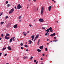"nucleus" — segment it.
I'll use <instances>...</instances> for the list:
<instances>
[{"label": "nucleus", "instance_id": "64", "mask_svg": "<svg viewBox=\"0 0 64 64\" xmlns=\"http://www.w3.org/2000/svg\"><path fill=\"white\" fill-rule=\"evenodd\" d=\"M25 34H26H26H27L28 33H26Z\"/></svg>", "mask_w": 64, "mask_h": 64}, {"label": "nucleus", "instance_id": "39", "mask_svg": "<svg viewBox=\"0 0 64 64\" xmlns=\"http://www.w3.org/2000/svg\"><path fill=\"white\" fill-rule=\"evenodd\" d=\"M34 62H36L37 61H36V60H34Z\"/></svg>", "mask_w": 64, "mask_h": 64}, {"label": "nucleus", "instance_id": "21", "mask_svg": "<svg viewBox=\"0 0 64 64\" xmlns=\"http://www.w3.org/2000/svg\"><path fill=\"white\" fill-rule=\"evenodd\" d=\"M38 37H39V36H38V35H37L36 36V38L37 39V38H38Z\"/></svg>", "mask_w": 64, "mask_h": 64}, {"label": "nucleus", "instance_id": "55", "mask_svg": "<svg viewBox=\"0 0 64 64\" xmlns=\"http://www.w3.org/2000/svg\"><path fill=\"white\" fill-rule=\"evenodd\" d=\"M2 39V38H0V40H1Z\"/></svg>", "mask_w": 64, "mask_h": 64}, {"label": "nucleus", "instance_id": "4", "mask_svg": "<svg viewBox=\"0 0 64 64\" xmlns=\"http://www.w3.org/2000/svg\"><path fill=\"white\" fill-rule=\"evenodd\" d=\"M39 21L41 22H43L44 21L43 19L42 18H40L39 19Z\"/></svg>", "mask_w": 64, "mask_h": 64}, {"label": "nucleus", "instance_id": "20", "mask_svg": "<svg viewBox=\"0 0 64 64\" xmlns=\"http://www.w3.org/2000/svg\"><path fill=\"white\" fill-rule=\"evenodd\" d=\"M12 38H11L10 40V42H12Z\"/></svg>", "mask_w": 64, "mask_h": 64}, {"label": "nucleus", "instance_id": "43", "mask_svg": "<svg viewBox=\"0 0 64 64\" xmlns=\"http://www.w3.org/2000/svg\"><path fill=\"white\" fill-rule=\"evenodd\" d=\"M45 55V54H42V56H44Z\"/></svg>", "mask_w": 64, "mask_h": 64}, {"label": "nucleus", "instance_id": "37", "mask_svg": "<svg viewBox=\"0 0 64 64\" xmlns=\"http://www.w3.org/2000/svg\"><path fill=\"white\" fill-rule=\"evenodd\" d=\"M33 58V56H31L30 58V59H32Z\"/></svg>", "mask_w": 64, "mask_h": 64}, {"label": "nucleus", "instance_id": "36", "mask_svg": "<svg viewBox=\"0 0 64 64\" xmlns=\"http://www.w3.org/2000/svg\"><path fill=\"white\" fill-rule=\"evenodd\" d=\"M7 56V54H4V56Z\"/></svg>", "mask_w": 64, "mask_h": 64}, {"label": "nucleus", "instance_id": "24", "mask_svg": "<svg viewBox=\"0 0 64 64\" xmlns=\"http://www.w3.org/2000/svg\"><path fill=\"white\" fill-rule=\"evenodd\" d=\"M6 36H10V35H9V34H6Z\"/></svg>", "mask_w": 64, "mask_h": 64}, {"label": "nucleus", "instance_id": "45", "mask_svg": "<svg viewBox=\"0 0 64 64\" xmlns=\"http://www.w3.org/2000/svg\"><path fill=\"white\" fill-rule=\"evenodd\" d=\"M23 49V47H21V49Z\"/></svg>", "mask_w": 64, "mask_h": 64}, {"label": "nucleus", "instance_id": "52", "mask_svg": "<svg viewBox=\"0 0 64 64\" xmlns=\"http://www.w3.org/2000/svg\"><path fill=\"white\" fill-rule=\"evenodd\" d=\"M29 31H28V32H27V33H29Z\"/></svg>", "mask_w": 64, "mask_h": 64}, {"label": "nucleus", "instance_id": "58", "mask_svg": "<svg viewBox=\"0 0 64 64\" xmlns=\"http://www.w3.org/2000/svg\"><path fill=\"white\" fill-rule=\"evenodd\" d=\"M6 64H9V63H6Z\"/></svg>", "mask_w": 64, "mask_h": 64}, {"label": "nucleus", "instance_id": "33", "mask_svg": "<svg viewBox=\"0 0 64 64\" xmlns=\"http://www.w3.org/2000/svg\"><path fill=\"white\" fill-rule=\"evenodd\" d=\"M8 2L7 1H6V4H8Z\"/></svg>", "mask_w": 64, "mask_h": 64}, {"label": "nucleus", "instance_id": "11", "mask_svg": "<svg viewBox=\"0 0 64 64\" xmlns=\"http://www.w3.org/2000/svg\"><path fill=\"white\" fill-rule=\"evenodd\" d=\"M45 32H47V33H48V32L50 31L48 29L47 30H46L45 31Z\"/></svg>", "mask_w": 64, "mask_h": 64}, {"label": "nucleus", "instance_id": "54", "mask_svg": "<svg viewBox=\"0 0 64 64\" xmlns=\"http://www.w3.org/2000/svg\"><path fill=\"white\" fill-rule=\"evenodd\" d=\"M42 28H42L43 29H45V28H44L43 27H42Z\"/></svg>", "mask_w": 64, "mask_h": 64}, {"label": "nucleus", "instance_id": "14", "mask_svg": "<svg viewBox=\"0 0 64 64\" xmlns=\"http://www.w3.org/2000/svg\"><path fill=\"white\" fill-rule=\"evenodd\" d=\"M37 51H38V52H41V50H39V49H38L37 50Z\"/></svg>", "mask_w": 64, "mask_h": 64}, {"label": "nucleus", "instance_id": "40", "mask_svg": "<svg viewBox=\"0 0 64 64\" xmlns=\"http://www.w3.org/2000/svg\"><path fill=\"white\" fill-rule=\"evenodd\" d=\"M22 21V20H19V22H21V21Z\"/></svg>", "mask_w": 64, "mask_h": 64}, {"label": "nucleus", "instance_id": "23", "mask_svg": "<svg viewBox=\"0 0 64 64\" xmlns=\"http://www.w3.org/2000/svg\"><path fill=\"white\" fill-rule=\"evenodd\" d=\"M4 24V22H1V25H2V24Z\"/></svg>", "mask_w": 64, "mask_h": 64}, {"label": "nucleus", "instance_id": "35", "mask_svg": "<svg viewBox=\"0 0 64 64\" xmlns=\"http://www.w3.org/2000/svg\"><path fill=\"white\" fill-rule=\"evenodd\" d=\"M20 45H21V46H23V43H21L20 44Z\"/></svg>", "mask_w": 64, "mask_h": 64}, {"label": "nucleus", "instance_id": "60", "mask_svg": "<svg viewBox=\"0 0 64 64\" xmlns=\"http://www.w3.org/2000/svg\"><path fill=\"white\" fill-rule=\"evenodd\" d=\"M40 64H43V63H41Z\"/></svg>", "mask_w": 64, "mask_h": 64}, {"label": "nucleus", "instance_id": "15", "mask_svg": "<svg viewBox=\"0 0 64 64\" xmlns=\"http://www.w3.org/2000/svg\"><path fill=\"white\" fill-rule=\"evenodd\" d=\"M14 39H15V37H14L12 38V41H15V40H14Z\"/></svg>", "mask_w": 64, "mask_h": 64}, {"label": "nucleus", "instance_id": "10", "mask_svg": "<svg viewBox=\"0 0 64 64\" xmlns=\"http://www.w3.org/2000/svg\"><path fill=\"white\" fill-rule=\"evenodd\" d=\"M8 50H12L11 47L10 46H8Z\"/></svg>", "mask_w": 64, "mask_h": 64}, {"label": "nucleus", "instance_id": "51", "mask_svg": "<svg viewBox=\"0 0 64 64\" xmlns=\"http://www.w3.org/2000/svg\"><path fill=\"white\" fill-rule=\"evenodd\" d=\"M19 60V58H17V60Z\"/></svg>", "mask_w": 64, "mask_h": 64}, {"label": "nucleus", "instance_id": "6", "mask_svg": "<svg viewBox=\"0 0 64 64\" xmlns=\"http://www.w3.org/2000/svg\"><path fill=\"white\" fill-rule=\"evenodd\" d=\"M5 38V39H7V40H8V39H9V38H10V37H8L6 36H5L4 37Z\"/></svg>", "mask_w": 64, "mask_h": 64}, {"label": "nucleus", "instance_id": "38", "mask_svg": "<svg viewBox=\"0 0 64 64\" xmlns=\"http://www.w3.org/2000/svg\"><path fill=\"white\" fill-rule=\"evenodd\" d=\"M53 36V34H51L50 35V36H52V37Z\"/></svg>", "mask_w": 64, "mask_h": 64}, {"label": "nucleus", "instance_id": "7", "mask_svg": "<svg viewBox=\"0 0 64 64\" xmlns=\"http://www.w3.org/2000/svg\"><path fill=\"white\" fill-rule=\"evenodd\" d=\"M51 8H52V6H50L48 7V10L50 11V10H51Z\"/></svg>", "mask_w": 64, "mask_h": 64}, {"label": "nucleus", "instance_id": "50", "mask_svg": "<svg viewBox=\"0 0 64 64\" xmlns=\"http://www.w3.org/2000/svg\"><path fill=\"white\" fill-rule=\"evenodd\" d=\"M36 39H37L36 38H34V40H36Z\"/></svg>", "mask_w": 64, "mask_h": 64}, {"label": "nucleus", "instance_id": "56", "mask_svg": "<svg viewBox=\"0 0 64 64\" xmlns=\"http://www.w3.org/2000/svg\"><path fill=\"white\" fill-rule=\"evenodd\" d=\"M14 8H15V9H16V6H15V7H14Z\"/></svg>", "mask_w": 64, "mask_h": 64}, {"label": "nucleus", "instance_id": "16", "mask_svg": "<svg viewBox=\"0 0 64 64\" xmlns=\"http://www.w3.org/2000/svg\"><path fill=\"white\" fill-rule=\"evenodd\" d=\"M28 58V57L26 56H24V59H27Z\"/></svg>", "mask_w": 64, "mask_h": 64}, {"label": "nucleus", "instance_id": "22", "mask_svg": "<svg viewBox=\"0 0 64 64\" xmlns=\"http://www.w3.org/2000/svg\"><path fill=\"white\" fill-rule=\"evenodd\" d=\"M58 41V40H53L52 41H54V42H57Z\"/></svg>", "mask_w": 64, "mask_h": 64}, {"label": "nucleus", "instance_id": "34", "mask_svg": "<svg viewBox=\"0 0 64 64\" xmlns=\"http://www.w3.org/2000/svg\"><path fill=\"white\" fill-rule=\"evenodd\" d=\"M2 52L0 53V56H1V55H2Z\"/></svg>", "mask_w": 64, "mask_h": 64}, {"label": "nucleus", "instance_id": "44", "mask_svg": "<svg viewBox=\"0 0 64 64\" xmlns=\"http://www.w3.org/2000/svg\"><path fill=\"white\" fill-rule=\"evenodd\" d=\"M24 36H26V34H24Z\"/></svg>", "mask_w": 64, "mask_h": 64}, {"label": "nucleus", "instance_id": "19", "mask_svg": "<svg viewBox=\"0 0 64 64\" xmlns=\"http://www.w3.org/2000/svg\"><path fill=\"white\" fill-rule=\"evenodd\" d=\"M6 49V47H5V48H3L2 50V51H3L4 50H5V49Z\"/></svg>", "mask_w": 64, "mask_h": 64}, {"label": "nucleus", "instance_id": "26", "mask_svg": "<svg viewBox=\"0 0 64 64\" xmlns=\"http://www.w3.org/2000/svg\"><path fill=\"white\" fill-rule=\"evenodd\" d=\"M45 50L46 51H47V48H45Z\"/></svg>", "mask_w": 64, "mask_h": 64}, {"label": "nucleus", "instance_id": "49", "mask_svg": "<svg viewBox=\"0 0 64 64\" xmlns=\"http://www.w3.org/2000/svg\"><path fill=\"white\" fill-rule=\"evenodd\" d=\"M47 41H49V39H48V38L47 39Z\"/></svg>", "mask_w": 64, "mask_h": 64}, {"label": "nucleus", "instance_id": "1", "mask_svg": "<svg viewBox=\"0 0 64 64\" xmlns=\"http://www.w3.org/2000/svg\"><path fill=\"white\" fill-rule=\"evenodd\" d=\"M22 8V6H21L20 5V4H19L17 6V9H18V10H19V9H20V8Z\"/></svg>", "mask_w": 64, "mask_h": 64}, {"label": "nucleus", "instance_id": "29", "mask_svg": "<svg viewBox=\"0 0 64 64\" xmlns=\"http://www.w3.org/2000/svg\"><path fill=\"white\" fill-rule=\"evenodd\" d=\"M25 47H26L27 48L28 47V46L27 45H25L24 46Z\"/></svg>", "mask_w": 64, "mask_h": 64}, {"label": "nucleus", "instance_id": "9", "mask_svg": "<svg viewBox=\"0 0 64 64\" xmlns=\"http://www.w3.org/2000/svg\"><path fill=\"white\" fill-rule=\"evenodd\" d=\"M10 25V24L9 23L6 26V27H8Z\"/></svg>", "mask_w": 64, "mask_h": 64}, {"label": "nucleus", "instance_id": "18", "mask_svg": "<svg viewBox=\"0 0 64 64\" xmlns=\"http://www.w3.org/2000/svg\"><path fill=\"white\" fill-rule=\"evenodd\" d=\"M31 38H32V39H34V36H32L31 37Z\"/></svg>", "mask_w": 64, "mask_h": 64}, {"label": "nucleus", "instance_id": "17", "mask_svg": "<svg viewBox=\"0 0 64 64\" xmlns=\"http://www.w3.org/2000/svg\"><path fill=\"white\" fill-rule=\"evenodd\" d=\"M48 29L49 30L51 31V30H52V28L50 27L49 29Z\"/></svg>", "mask_w": 64, "mask_h": 64}, {"label": "nucleus", "instance_id": "57", "mask_svg": "<svg viewBox=\"0 0 64 64\" xmlns=\"http://www.w3.org/2000/svg\"><path fill=\"white\" fill-rule=\"evenodd\" d=\"M41 60H43V58H41Z\"/></svg>", "mask_w": 64, "mask_h": 64}, {"label": "nucleus", "instance_id": "59", "mask_svg": "<svg viewBox=\"0 0 64 64\" xmlns=\"http://www.w3.org/2000/svg\"><path fill=\"white\" fill-rule=\"evenodd\" d=\"M54 1V3H56V2H55V1Z\"/></svg>", "mask_w": 64, "mask_h": 64}, {"label": "nucleus", "instance_id": "63", "mask_svg": "<svg viewBox=\"0 0 64 64\" xmlns=\"http://www.w3.org/2000/svg\"><path fill=\"white\" fill-rule=\"evenodd\" d=\"M37 10H38V8H37Z\"/></svg>", "mask_w": 64, "mask_h": 64}, {"label": "nucleus", "instance_id": "28", "mask_svg": "<svg viewBox=\"0 0 64 64\" xmlns=\"http://www.w3.org/2000/svg\"><path fill=\"white\" fill-rule=\"evenodd\" d=\"M53 36H55V34L54 33L53 34H52Z\"/></svg>", "mask_w": 64, "mask_h": 64}, {"label": "nucleus", "instance_id": "41", "mask_svg": "<svg viewBox=\"0 0 64 64\" xmlns=\"http://www.w3.org/2000/svg\"><path fill=\"white\" fill-rule=\"evenodd\" d=\"M2 13H1V14H0V16H1V15H2Z\"/></svg>", "mask_w": 64, "mask_h": 64}, {"label": "nucleus", "instance_id": "48", "mask_svg": "<svg viewBox=\"0 0 64 64\" xmlns=\"http://www.w3.org/2000/svg\"><path fill=\"white\" fill-rule=\"evenodd\" d=\"M53 30H50V32H53Z\"/></svg>", "mask_w": 64, "mask_h": 64}, {"label": "nucleus", "instance_id": "32", "mask_svg": "<svg viewBox=\"0 0 64 64\" xmlns=\"http://www.w3.org/2000/svg\"><path fill=\"white\" fill-rule=\"evenodd\" d=\"M8 7H10V4H8L7 5Z\"/></svg>", "mask_w": 64, "mask_h": 64}, {"label": "nucleus", "instance_id": "31", "mask_svg": "<svg viewBox=\"0 0 64 64\" xmlns=\"http://www.w3.org/2000/svg\"><path fill=\"white\" fill-rule=\"evenodd\" d=\"M3 34H1V36L2 37H3Z\"/></svg>", "mask_w": 64, "mask_h": 64}, {"label": "nucleus", "instance_id": "12", "mask_svg": "<svg viewBox=\"0 0 64 64\" xmlns=\"http://www.w3.org/2000/svg\"><path fill=\"white\" fill-rule=\"evenodd\" d=\"M28 42H29V43H28V44H31L32 43V41L30 40H29Z\"/></svg>", "mask_w": 64, "mask_h": 64}, {"label": "nucleus", "instance_id": "46", "mask_svg": "<svg viewBox=\"0 0 64 64\" xmlns=\"http://www.w3.org/2000/svg\"><path fill=\"white\" fill-rule=\"evenodd\" d=\"M26 51H29V50L28 49H26Z\"/></svg>", "mask_w": 64, "mask_h": 64}, {"label": "nucleus", "instance_id": "30", "mask_svg": "<svg viewBox=\"0 0 64 64\" xmlns=\"http://www.w3.org/2000/svg\"><path fill=\"white\" fill-rule=\"evenodd\" d=\"M8 18V16H7L6 17V19H7V18Z\"/></svg>", "mask_w": 64, "mask_h": 64}, {"label": "nucleus", "instance_id": "42", "mask_svg": "<svg viewBox=\"0 0 64 64\" xmlns=\"http://www.w3.org/2000/svg\"><path fill=\"white\" fill-rule=\"evenodd\" d=\"M54 40H56V37H54Z\"/></svg>", "mask_w": 64, "mask_h": 64}, {"label": "nucleus", "instance_id": "3", "mask_svg": "<svg viewBox=\"0 0 64 64\" xmlns=\"http://www.w3.org/2000/svg\"><path fill=\"white\" fill-rule=\"evenodd\" d=\"M43 10H44V8L42 6L41 10V13L42 15L43 14Z\"/></svg>", "mask_w": 64, "mask_h": 64}, {"label": "nucleus", "instance_id": "8", "mask_svg": "<svg viewBox=\"0 0 64 64\" xmlns=\"http://www.w3.org/2000/svg\"><path fill=\"white\" fill-rule=\"evenodd\" d=\"M44 47H43V46H40L39 48H40V49L42 50V49H43V48Z\"/></svg>", "mask_w": 64, "mask_h": 64}, {"label": "nucleus", "instance_id": "62", "mask_svg": "<svg viewBox=\"0 0 64 64\" xmlns=\"http://www.w3.org/2000/svg\"><path fill=\"white\" fill-rule=\"evenodd\" d=\"M49 43H47V45H48Z\"/></svg>", "mask_w": 64, "mask_h": 64}, {"label": "nucleus", "instance_id": "53", "mask_svg": "<svg viewBox=\"0 0 64 64\" xmlns=\"http://www.w3.org/2000/svg\"><path fill=\"white\" fill-rule=\"evenodd\" d=\"M34 2H36V0H34Z\"/></svg>", "mask_w": 64, "mask_h": 64}, {"label": "nucleus", "instance_id": "25", "mask_svg": "<svg viewBox=\"0 0 64 64\" xmlns=\"http://www.w3.org/2000/svg\"><path fill=\"white\" fill-rule=\"evenodd\" d=\"M21 17H22V16H19L18 17V19H20V18H21Z\"/></svg>", "mask_w": 64, "mask_h": 64}, {"label": "nucleus", "instance_id": "5", "mask_svg": "<svg viewBox=\"0 0 64 64\" xmlns=\"http://www.w3.org/2000/svg\"><path fill=\"white\" fill-rule=\"evenodd\" d=\"M17 25H18V24H17L14 25L13 26L14 28H16L17 27Z\"/></svg>", "mask_w": 64, "mask_h": 64}, {"label": "nucleus", "instance_id": "61", "mask_svg": "<svg viewBox=\"0 0 64 64\" xmlns=\"http://www.w3.org/2000/svg\"><path fill=\"white\" fill-rule=\"evenodd\" d=\"M56 22L57 23H58V21H57Z\"/></svg>", "mask_w": 64, "mask_h": 64}, {"label": "nucleus", "instance_id": "13", "mask_svg": "<svg viewBox=\"0 0 64 64\" xmlns=\"http://www.w3.org/2000/svg\"><path fill=\"white\" fill-rule=\"evenodd\" d=\"M40 42V39H39L38 40V42H37V44H38V45L39 44V42Z\"/></svg>", "mask_w": 64, "mask_h": 64}, {"label": "nucleus", "instance_id": "27", "mask_svg": "<svg viewBox=\"0 0 64 64\" xmlns=\"http://www.w3.org/2000/svg\"><path fill=\"white\" fill-rule=\"evenodd\" d=\"M47 35H48V34L47 32H46V34H45V35H46V36H47Z\"/></svg>", "mask_w": 64, "mask_h": 64}, {"label": "nucleus", "instance_id": "47", "mask_svg": "<svg viewBox=\"0 0 64 64\" xmlns=\"http://www.w3.org/2000/svg\"><path fill=\"white\" fill-rule=\"evenodd\" d=\"M29 26L30 27H32V26L31 24H30Z\"/></svg>", "mask_w": 64, "mask_h": 64}, {"label": "nucleus", "instance_id": "2", "mask_svg": "<svg viewBox=\"0 0 64 64\" xmlns=\"http://www.w3.org/2000/svg\"><path fill=\"white\" fill-rule=\"evenodd\" d=\"M14 11V9L12 8L10 10V11L9 12V14H11V13H12L13 11Z\"/></svg>", "mask_w": 64, "mask_h": 64}]
</instances>
